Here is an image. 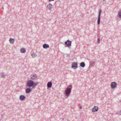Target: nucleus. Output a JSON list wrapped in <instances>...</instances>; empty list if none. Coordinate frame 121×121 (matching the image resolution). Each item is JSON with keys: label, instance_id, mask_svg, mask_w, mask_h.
<instances>
[{"label": "nucleus", "instance_id": "obj_18", "mask_svg": "<svg viewBox=\"0 0 121 121\" xmlns=\"http://www.w3.org/2000/svg\"><path fill=\"white\" fill-rule=\"evenodd\" d=\"M2 77L3 78H4L6 76V74L4 73H2L1 74Z\"/></svg>", "mask_w": 121, "mask_h": 121}, {"label": "nucleus", "instance_id": "obj_15", "mask_svg": "<svg viewBox=\"0 0 121 121\" xmlns=\"http://www.w3.org/2000/svg\"><path fill=\"white\" fill-rule=\"evenodd\" d=\"M15 41V39H14L10 38L9 40V41L11 43H14Z\"/></svg>", "mask_w": 121, "mask_h": 121}, {"label": "nucleus", "instance_id": "obj_25", "mask_svg": "<svg viewBox=\"0 0 121 121\" xmlns=\"http://www.w3.org/2000/svg\"><path fill=\"white\" fill-rule=\"evenodd\" d=\"M70 56V55L69 54H67L66 56V57H69Z\"/></svg>", "mask_w": 121, "mask_h": 121}, {"label": "nucleus", "instance_id": "obj_19", "mask_svg": "<svg viewBox=\"0 0 121 121\" xmlns=\"http://www.w3.org/2000/svg\"><path fill=\"white\" fill-rule=\"evenodd\" d=\"M118 16L120 18H121V11H120L118 12Z\"/></svg>", "mask_w": 121, "mask_h": 121}, {"label": "nucleus", "instance_id": "obj_13", "mask_svg": "<svg viewBox=\"0 0 121 121\" xmlns=\"http://www.w3.org/2000/svg\"><path fill=\"white\" fill-rule=\"evenodd\" d=\"M52 5L50 3L48 5L47 8L49 10H50L52 8Z\"/></svg>", "mask_w": 121, "mask_h": 121}, {"label": "nucleus", "instance_id": "obj_17", "mask_svg": "<svg viewBox=\"0 0 121 121\" xmlns=\"http://www.w3.org/2000/svg\"><path fill=\"white\" fill-rule=\"evenodd\" d=\"M39 84L38 82H33V88H34L37 85Z\"/></svg>", "mask_w": 121, "mask_h": 121}, {"label": "nucleus", "instance_id": "obj_23", "mask_svg": "<svg viewBox=\"0 0 121 121\" xmlns=\"http://www.w3.org/2000/svg\"><path fill=\"white\" fill-rule=\"evenodd\" d=\"M26 50L25 48H23V53H25L26 52Z\"/></svg>", "mask_w": 121, "mask_h": 121}, {"label": "nucleus", "instance_id": "obj_20", "mask_svg": "<svg viewBox=\"0 0 121 121\" xmlns=\"http://www.w3.org/2000/svg\"><path fill=\"white\" fill-rule=\"evenodd\" d=\"M20 99L22 101H23V95H20Z\"/></svg>", "mask_w": 121, "mask_h": 121}, {"label": "nucleus", "instance_id": "obj_11", "mask_svg": "<svg viewBox=\"0 0 121 121\" xmlns=\"http://www.w3.org/2000/svg\"><path fill=\"white\" fill-rule=\"evenodd\" d=\"M43 47L44 49H47L49 47V46L48 44H44L43 45Z\"/></svg>", "mask_w": 121, "mask_h": 121}, {"label": "nucleus", "instance_id": "obj_8", "mask_svg": "<svg viewBox=\"0 0 121 121\" xmlns=\"http://www.w3.org/2000/svg\"><path fill=\"white\" fill-rule=\"evenodd\" d=\"M98 108L97 106H95L92 109V111L93 112L97 111L98 110Z\"/></svg>", "mask_w": 121, "mask_h": 121}, {"label": "nucleus", "instance_id": "obj_10", "mask_svg": "<svg viewBox=\"0 0 121 121\" xmlns=\"http://www.w3.org/2000/svg\"><path fill=\"white\" fill-rule=\"evenodd\" d=\"M52 83L51 81L49 82L47 84V86L48 88H50L52 87Z\"/></svg>", "mask_w": 121, "mask_h": 121}, {"label": "nucleus", "instance_id": "obj_9", "mask_svg": "<svg viewBox=\"0 0 121 121\" xmlns=\"http://www.w3.org/2000/svg\"><path fill=\"white\" fill-rule=\"evenodd\" d=\"M32 91V89L29 87L26 89V92L27 93H29Z\"/></svg>", "mask_w": 121, "mask_h": 121}, {"label": "nucleus", "instance_id": "obj_6", "mask_svg": "<svg viewBox=\"0 0 121 121\" xmlns=\"http://www.w3.org/2000/svg\"><path fill=\"white\" fill-rule=\"evenodd\" d=\"M78 67V65L76 62H73L72 65V68L74 69H76Z\"/></svg>", "mask_w": 121, "mask_h": 121}, {"label": "nucleus", "instance_id": "obj_1", "mask_svg": "<svg viewBox=\"0 0 121 121\" xmlns=\"http://www.w3.org/2000/svg\"><path fill=\"white\" fill-rule=\"evenodd\" d=\"M26 86L33 88V81L32 80H29L26 83Z\"/></svg>", "mask_w": 121, "mask_h": 121}, {"label": "nucleus", "instance_id": "obj_12", "mask_svg": "<svg viewBox=\"0 0 121 121\" xmlns=\"http://www.w3.org/2000/svg\"><path fill=\"white\" fill-rule=\"evenodd\" d=\"M90 64L89 66L90 67H91L94 65L95 64V62L93 61H92L90 62Z\"/></svg>", "mask_w": 121, "mask_h": 121}, {"label": "nucleus", "instance_id": "obj_27", "mask_svg": "<svg viewBox=\"0 0 121 121\" xmlns=\"http://www.w3.org/2000/svg\"><path fill=\"white\" fill-rule=\"evenodd\" d=\"M68 87H71L70 88H72V86L71 85H69V86H68Z\"/></svg>", "mask_w": 121, "mask_h": 121}, {"label": "nucleus", "instance_id": "obj_22", "mask_svg": "<svg viewBox=\"0 0 121 121\" xmlns=\"http://www.w3.org/2000/svg\"><path fill=\"white\" fill-rule=\"evenodd\" d=\"M117 114L119 115H121V110L119 111L118 113H117Z\"/></svg>", "mask_w": 121, "mask_h": 121}, {"label": "nucleus", "instance_id": "obj_14", "mask_svg": "<svg viewBox=\"0 0 121 121\" xmlns=\"http://www.w3.org/2000/svg\"><path fill=\"white\" fill-rule=\"evenodd\" d=\"M85 65V63L83 62H82L80 64V66L82 68L84 67Z\"/></svg>", "mask_w": 121, "mask_h": 121}, {"label": "nucleus", "instance_id": "obj_4", "mask_svg": "<svg viewBox=\"0 0 121 121\" xmlns=\"http://www.w3.org/2000/svg\"><path fill=\"white\" fill-rule=\"evenodd\" d=\"M117 86V84L115 82H112L111 84V87L112 89H114L116 88Z\"/></svg>", "mask_w": 121, "mask_h": 121}, {"label": "nucleus", "instance_id": "obj_3", "mask_svg": "<svg viewBox=\"0 0 121 121\" xmlns=\"http://www.w3.org/2000/svg\"><path fill=\"white\" fill-rule=\"evenodd\" d=\"M72 42L69 40L66 41L65 43V44L68 47H70L71 46Z\"/></svg>", "mask_w": 121, "mask_h": 121}, {"label": "nucleus", "instance_id": "obj_24", "mask_svg": "<svg viewBox=\"0 0 121 121\" xmlns=\"http://www.w3.org/2000/svg\"><path fill=\"white\" fill-rule=\"evenodd\" d=\"M20 52L21 53H23V48H22L20 49Z\"/></svg>", "mask_w": 121, "mask_h": 121}, {"label": "nucleus", "instance_id": "obj_16", "mask_svg": "<svg viewBox=\"0 0 121 121\" xmlns=\"http://www.w3.org/2000/svg\"><path fill=\"white\" fill-rule=\"evenodd\" d=\"M31 56L32 58H34L36 57L37 56V55L35 53H33L31 54Z\"/></svg>", "mask_w": 121, "mask_h": 121}, {"label": "nucleus", "instance_id": "obj_21", "mask_svg": "<svg viewBox=\"0 0 121 121\" xmlns=\"http://www.w3.org/2000/svg\"><path fill=\"white\" fill-rule=\"evenodd\" d=\"M100 40L98 38L97 39V42L98 43H100Z\"/></svg>", "mask_w": 121, "mask_h": 121}, {"label": "nucleus", "instance_id": "obj_2", "mask_svg": "<svg viewBox=\"0 0 121 121\" xmlns=\"http://www.w3.org/2000/svg\"><path fill=\"white\" fill-rule=\"evenodd\" d=\"M71 88L67 87L65 90V94L66 96H68L71 93Z\"/></svg>", "mask_w": 121, "mask_h": 121}, {"label": "nucleus", "instance_id": "obj_28", "mask_svg": "<svg viewBox=\"0 0 121 121\" xmlns=\"http://www.w3.org/2000/svg\"><path fill=\"white\" fill-rule=\"evenodd\" d=\"M54 0H48L49 1H54Z\"/></svg>", "mask_w": 121, "mask_h": 121}, {"label": "nucleus", "instance_id": "obj_7", "mask_svg": "<svg viewBox=\"0 0 121 121\" xmlns=\"http://www.w3.org/2000/svg\"><path fill=\"white\" fill-rule=\"evenodd\" d=\"M31 77L32 81H34L36 79L37 76L36 74H32L31 75Z\"/></svg>", "mask_w": 121, "mask_h": 121}, {"label": "nucleus", "instance_id": "obj_26", "mask_svg": "<svg viewBox=\"0 0 121 121\" xmlns=\"http://www.w3.org/2000/svg\"><path fill=\"white\" fill-rule=\"evenodd\" d=\"M26 98L23 95V100H24Z\"/></svg>", "mask_w": 121, "mask_h": 121}, {"label": "nucleus", "instance_id": "obj_30", "mask_svg": "<svg viewBox=\"0 0 121 121\" xmlns=\"http://www.w3.org/2000/svg\"><path fill=\"white\" fill-rule=\"evenodd\" d=\"M2 9H4V8L3 7H2Z\"/></svg>", "mask_w": 121, "mask_h": 121}, {"label": "nucleus", "instance_id": "obj_29", "mask_svg": "<svg viewBox=\"0 0 121 121\" xmlns=\"http://www.w3.org/2000/svg\"><path fill=\"white\" fill-rule=\"evenodd\" d=\"M82 106H80V109H82Z\"/></svg>", "mask_w": 121, "mask_h": 121}, {"label": "nucleus", "instance_id": "obj_5", "mask_svg": "<svg viewBox=\"0 0 121 121\" xmlns=\"http://www.w3.org/2000/svg\"><path fill=\"white\" fill-rule=\"evenodd\" d=\"M101 12V10H100V11H99L98 18L97 20V24L98 25L100 23V15Z\"/></svg>", "mask_w": 121, "mask_h": 121}]
</instances>
